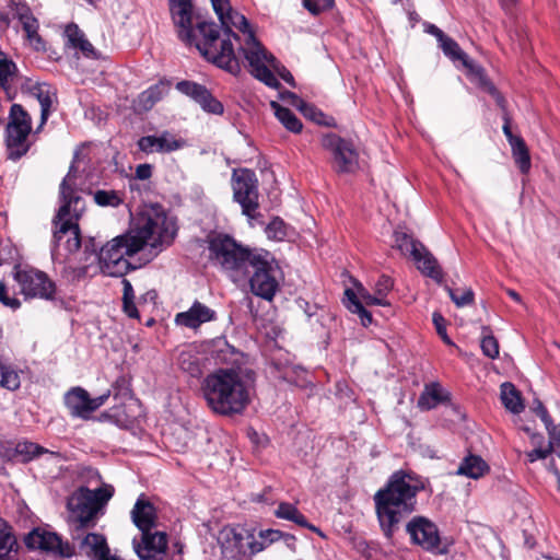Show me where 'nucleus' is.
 Segmentation results:
<instances>
[{"mask_svg":"<svg viewBox=\"0 0 560 560\" xmlns=\"http://www.w3.org/2000/svg\"><path fill=\"white\" fill-rule=\"evenodd\" d=\"M177 225L164 211L151 208L133 219L130 230L103 245L97 258L102 272L109 277H124L136 269L133 256L145 246L153 256L168 247L175 240Z\"/></svg>","mask_w":560,"mask_h":560,"instance_id":"nucleus-1","label":"nucleus"},{"mask_svg":"<svg viewBox=\"0 0 560 560\" xmlns=\"http://www.w3.org/2000/svg\"><path fill=\"white\" fill-rule=\"evenodd\" d=\"M170 11L178 37L188 46H195L210 62L236 75L241 65L235 54L232 38L240 42V37L230 31L220 34L213 22H197L192 27V0H168Z\"/></svg>","mask_w":560,"mask_h":560,"instance_id":"nucleus-2","label":"nucleus"},{"mask_svg":"<svg viewBox=\"0 0 560 560\" xmlns=\"http://www.w3.org/2000/svg\"><path fill=\"white\" fill-rule=\"evenodd\" d=\"M255 384L256 373L249 368H221L205 377L201 392L212 412L233 417L249 406Z\"/></svg>","mask_w":560,"mask_h":560,"instance_id":"nucleus-3","label":"nucleus"},{"mask_svg":"<svg viewBox=\"0 0 560 560\" xmlns=\"http://www.w3.org/2000/svg\"><path fill=\"white\" fill-rule=\"evenodd\" d=\"M422 489V481L415 475L399 470L374 494L380 526L387 538H392L399 523L416 510V497Z\"/></svg>","mask_w":560,"mask_h":560,"instance_id":"nucleus-4","label":"nucleus"},{"mask_svg":"<svg viewBox=\"0 0 560 560\" xmlns=\"http://www.w3.org/2000/svg\"><path fill=\"white\" fill-rule=\"evenodd\" d=\"M73 167L62 179L59 187L60 207L54 219V245L51 256L59 260L77 252L81 246L80 229L77 223L84 211V200L72 188Z\"/></svg>","mask_w":560,"mask_h":560,"instance_id":"nucleus-5","label":"nucleus"},{"mask_svg":"<svg viewBox=\"0 0 560 560\" xmlns=\"http://www.w3.org/2000/svg\"><path fill=\"white\" fill-rule=\"evenodd\" d=\"M211 3L224 31L232 32L231 27H235L243 33L244 44L240 45L238 50L248 62L252 74L266 85L278 89L280 86L278 79L264 63L268 58L267 51L256 39L247 19L233 11L228 0H211Z\"/></svg>","mask_w":560,"mask_h":560,"instance_id":"nucleus-6","label":"nucleus"},{"mask_svg":"<svg viewBox=\"0 0 560 560\" xmlns=\"http://www.w3.org/2000/svg\"><path fill=\"white\" fill-rule=\"evenodd\" d=\"M211 264L223 271L233 282L245 281L249 275L252 257L258 249H249L226 234H215L208 241Z\"/></svg>","mask_w":560,"mask_h":560,"instance_id":"nucleus-7","label":"nucleus"},{"mask_svg":"<svg viewBox=\"0 0 560 560\" xmlns=\"http://www.w3.org/2000/svg\"><path fill=\"white\" fill-rule=\"evenodd\" d=\"M246 280L253 294L266 301L273 299L280 287L279 267L269 252L259 249L252 257Z\"/></svg>","mask_w":560,"mask_h":560,"instance_id":"nucleus-8","label":"nucleus"},{"mask_svg":"<svg viewBox=\"0 0 560 560\" xmlns=\"http://www.w3.org/2000/svg\"><path fill=\"white\" fill-rule=\"evenodd\" d=\"M32 130L31 117L19 104H13L10 109V120L7 126L8 159L16 161L27 151V137Z\"/></svg>","mask_w":560,"mask_h":560,"instance_id":"nucleus-9","label":"nucleus"},{"mask_svg":"<svg viewBox=\"0 0 560 560\" xmlns=\"http://www.w3.org/2000/svg\"><path fill=\"white\" fill-rule=\"evenodd\" d=\"M322 147L330 153L331 167L338 174H353L359 167V152L354 144L336 133L324 135Z\"/></svg>","mask_w":560,"mask_h":560,"instance_id":"nucleus-10","label":"nucleus"},{"mask_svg":"<svg viewBox=\"0 0 560 560\" xmlns=\"http://www.w3.org/2000/svg\"><path fill=\"white\" fill-rule=\"evenodd\" d=\"M232 188L235 201L248 219H254L259 207L258 179L255 172L248 168L233 171Z\"/></svg>","mask_w":560,"mask_h":560,"instance_id":"nucleus-11","label":"nucleus"},{"mask_svg":"<svg viewBox=\"0 0 560 560\" xmlns=\"http://www.w3.org/2000/svg\"><path fill=\"white\" fill-rule=\"evenodd\" d=\"M406 530L410 536L411 542L420 546L423 550L444 555L447 552L445 547L441 546V536L438 526L424 516L412 517Z\"/></svg>","mask_w":560,"mask_h":560,"instance_id":"nucleus-12","label":"nucleus"},{"mask_svg":"<svg viewBox=\"0 0 560 560\" xmlns=\"http://www.w3.org/2000/svg\"><path fill=\"white\" fill-rule=\"evenodd\" d=\"M67 506L71 533L94 527L100 509L91 502L90 495L85 497L79 489L68 499Z\"/></svg>","mask_w":560,"mask_h":560,"instance_id":"nucleus-13","label":"nucleus"},{"mask_svg":"<svg viewBox=\"0 0 560 560\" xmlns=\"http://www.w3.org/2000/svg\"><path fill=\"white\" fill-rule=\"evenodd\" d=\"M15 279L26 298L52 300L55 296L56 285L54 281L40 270L25 269L16 271Z\"/></svg>","mask_w":560,"mask_h":560,"instance_id":"nucleus-14","label":"nucleus"},{"mask_svg":"<svg viewBox=\"0 0 560 560\" xmlns=\"http://www.w3.org/2000/svg\"><path fill=\"white\" fill-rule=\"evenodd\" d=\"M71 537L77 544L79 552L90 560H122L110 552L107 539L103 534L83 529L72 532Z\"/></svg>","mask_w":560,"mask_h":560,"instance_id":"nucleus-15","label":"nucleus"},{"mask_svg":"<svg viewBox=\"0 0 560 560\" xmlns=\"http://www.w3.org/2000/svg\"><path fill=\"white\" fill-rule=\"evenodd\" d=\"M137 555L143 560H160L167 548V536L164 532L153 529L140 534V540L133 539Z\"/></svg>","mask_w":560,"mask_h":560,"instance_id":"nucleus-16","label":"nucleus"},{"mask_svg":"<svg viewBox=\"0 0 560 560\" xmlns=\"http://www.w3.org/2000/svg\"><path fill=\"white\" fill-rule=\"evenodd\" d=\"M185 144V140L176 138L167 130L159 135L143 136L137 141L139 150L145 154L171 153L182 149Z\"/></svg>","mask_w":560,"mask_h":560,"instance_id":"nucleus-17","label":"nucleus"},{"mask_svg":"<svg viewBox=\"0 0 560 560\" xmlns=\"http://www.w3.org/2000/svg\"><path fill=\"white\" fill-rule=\"evenodd\" d=\"M176 89L197 102L205 112L215 115L223 113V105L212 96L206 86L191 81H180L176 84Z\"/></svg>","mask_w":560,"mask_h":560,"instance_id":"nucleus-18","label":"nucleus"},{"mask_svg":"<svg viewBox=\"0 0 560 560\" xmlns=\"http://www.w3.org/2000/svg\"><path fill=\"white\" fill-rule=\"evenodd\" d=\"M24 541L28 549L51 551L65 557L72 555L70 550L63 549L60 537L51 532L35 528L25 537Z\"/></svg>","mask_w":560,"mask_h":560,"instance_id":"nucleus-19","label":"nucleus"},{"mask_svg":"<svg viewBox=\"0 0 560 560\" xmlns=\"http://www.w3.org/2000/svg\"><path fill=\"white\" fill-rule=\"evenodd\" d=\"M217 319L214 310L208 307L199 301H195L188 311L178 313L175 316V323L191 329L199 328L202 324Z\"/></svg>","mask_w":560,"mask_h":560,"instance_id":"nucleus-20","label":"nucleus"},{"mask_svg":"<svg viewBox=\"0 0 560 560\" xmlns=\"http://www.w3.org/2000/svg\"><path fill=\"white\" fill-rule=\"evenodd\" d=\"M65 405L73 418L90 419V394L84 388L72 387L65 394Z\"/></svg>","mask_w":560,"mask_h":560,"instance_id":"nucleus-21","label":"nucleus"},{"mask_svg":"<svg viewBox=\"0 0 560 560\" xmlns=\"http://www.w3.org/2000/svg\"><path fill=\"white\" fill-rule=\"evenodd\" d=\"M131 518L141 533L156 527V512L153 504L140 497L131 510Z\"/></svg>","mask_w":560,"mask_h":560,"instance_id":"nucleus-22","label":"nucleus"},{"mask_svg":"<svg viewBox=\"0 0 560 560\" xmlns=\"http://www.w3.org/2000/svg\"><path fill=\"white\" fill-rule=\"evenodd\" d=\"M19 21L25 32L28 44L35 50H45V42L38 34V21L30 12L27 8L18 9Z\"/></svg>","mask_w":560,"mask_h":560,"instance_id":"nucleus-23","label":"nucleus"},{"mask_svg":"<svg viewBox=\"0 0 560 560\" xmlns=\"http://www.w3.org/2000/svg\"><path fill=\"white\" fill-rule=\"evenodd\" d=\"M412 260L424 276L430 277L440 284L443 282L442 268L435 257L424 246L419 250V255L413 256Z\"/></svg>","mask_w":560,"mask_h":560,"instance_id":"nucleus-24","label":"nucleus"},{"mask_svg":"<svg viewBox=\"0 0 560 560\" xmlns=\"http://www.w3.org/2000/svg\"><path fill=\"white\" fill-rule=\"evenodd\" d=\"M275 515L278 518L291 521L301 527L308 528L312 532H315L319 536L324 537V534L322 533V530L319 528H317L316 526L310 524L307 522L306 517L292 503L281 502L278 505L277 510L275 511Z\"/></svg>","mask_w":560,"mask_h":560,"instance_id":"nucleus-25","label":"nucleus"},{"mask_svg":"<svg viewBox=\"0 0 560 560\" xmlns=\"http://www.w3.org/2000/svg\"><path fill=\"white\" fill-rule=\"evenodd\" d=\"M177 362L180 370L192 377H198L202 373V357L195 347H188L182 350Z\"/></svg>","mask_w":560,"mask_h":560,"instance_id":"nucleus-26","label":"nucleus"},{"mask_svg":"<svg viewBox=\"0 0 560 560\" xmlns=\"http://www.w3.org/2000/svg\"><path fill=\"white\" fill-rule=\"evenodd\" d=\"M65 37L72 48L79 49L86 57H94L93 45L85 38L84 33L74 23L68 24L65 28Z\"/></svg>","mask_w":560,"mask_h":560,"instance_id":"nucleus-27","label":"nucleus"},{"mask_svg":"<svg viewBox=\"0 0 560 560\" xmlns=\"http://www.w3.org/2000/svg\"><path fill=\"white\" fill-rule=\"evenodd\" d=\"M489 469L488 464L478 455H468L460 462L456 475L471 479L482 477Z\"/></svg>","mask_w":560,"mask_h":560,"instance_id":"nucleus-28","label":"nucleus"},{"mask_svg":"<svg viewBox=\"0 0 560 560\" xmlns=\"http://www.w3.org/2000/svg\"><path fill=\"white\" fill-rule=\"evenodd\" d=\"M500 398L506 410L514 415L521 413L525 408L520 390L510 382L500 386Z\"/></svg>","mask_w":560,"mask_h":560,"instance_id":"nucleus-29","label":"nucleus"},{"mask_svg":"<svg viewBox=\"0 0 560 560\" xmlns=\"http://www.w3.org/2000/svg\"><path fill=\"white\" fill-rule=\"evenodd\" d=\"M248 536H254L245 528H231L224 532L226 548L235 550L238 555H249Z\"/></svg>","mask_w":560,"mask_h":560,"instance_id":"nucleus-30","label":"nucleus"},{"mask_svg":"<svg viewBox=\"0 0 560 560\" xmlns=\"http://www.w3.org/2000/svg\"><path fill=\"white\" fill-rule=\"evenodd\" d=\"M283 537V533L278 529H262L258 533V537L248 536V545H249V556L256 555L264 549H266L269 545L281 540Z\"/></svg>","mask_w":560,"mask_h":560,"instance_id":"nucleus-31","label":"nucleus"},{"mask_svg":"<svg viewBox=\"0 0 560 560\" xmlns=\"http://www.w3.org/2000/svg\"><path fill=\"white\" fill-rule=\"evenodd\" d=\"M34 94L39 102L40 105V128L48 119L51 106L56 98L55 90L48 84H40L34 89Z\"/></svg>","mask_w":560,"mask_h":560,"instance_id":"nucleus-32","label":"nucleus"},{"mask_svg":"<svg viewBox=\"0 0 560 560\" xmlns=\"http://www.w3.org/2000/svg\"><path fill=\"white\" fill-rule=\"evenodd\" d=\"M270 107L278 120L291 132L299 133L302 130V122L289 108L281 106L278 102L271 101Z\"/></svg>","mask_w":560,"mask_h":560,"instance_id":"nucleus-33","label":"nucleus"},{"mask_svg":"<svg viewBox=\"0 0 560 560\" xmlns=\"http://www.w3.org/2000/svg\"><path fill=\"white\" fill-rule=\"evenodd\" d=\"M395 246L405 256L413 258L415 255H419V250L423 244L415 240L406 232L396 231L394 233Z\"/></svg>","mask_w":560,"mask_h":560,"instance_id":"nucleus-34","label":"nucleus"},{"mask_svg":"<svg viewBox=\"0 0 560 560\" xmlns=\"http://www.w3.org/2000/svg\"><path fill=\"white\" fill-rule=\"evenodd\" d=\"M513 159L523 174L528 173L530 170V155L528 148L525 141L521 138L518 140H514L511 144Z\"/></svg>","mask_w":560,"mask_h":560,"instance_id":"nucleus-35","label":"nucleus"},{"mask_svg":"<svg viewBox=\"0 0 560 560\" xmlns=\"http://www.w3.org/2000/svg\"><path fill=\"white\" fill-rule=\"evenodd\" d=\"M48 453L51 455L54 454L52 452H49L47 448L31 441H21L15 445V454L21 456V460L23 463L31 462L34 458Z\"/></svg>","mask_w":560,"mask_h":560,"instance_id":"nucleus-36","label":"nucleus"},{"mask_svg":"<svg viewBox=\"0 0 560 560\" xmlns=\"http://www.w3.org/2000/svg\"><path fill=\"white\" fill-rule=\"evenodd\" d=\"M443 400L442 388L439 384H431L418 399V406L422 410H430Z\"/></svg>","mask_w":560,"mask_h":560,"instance_id":"nucleus-37","label":"nucleus"},{"mask_svg":"<svg viewBox=\"0 0 560 560\" xmlns=\"http://www.w3.org/2000/svg\"><path fill=\"white\" fill-rule=\"evenodd\" d=\"M164 88L161 85H153L143 91L137 101L139 110H150L163 97Z\"/></svg>","mask_w":560,"mask_h":560,"instance_id":"nucleus-38","label":"nucleus"},{"mask_svg":"<svg viewBox=\"0 0 560 560\" xmlns=\"http://www.w3.org/2000/svg\"><path fill=\"white\" fill-rule=\"evenodd\" d=\"M18 549L15 536L5 529H0V560H13Z\"/></svg>","mask_w":560,"mask_h":560,"instance_id":"nucleus-39","label":"nucleus"},{"mask_svg":"<svg viewBox=\"0 0 560 560\" xmlns=\"http://www.w3.org/2000/svg\"><path fill=\"white\" fill-rule=\"evenodd\" d=\"M16 77V66L0 51V86L9 94L11 83Z\"/></svg>","mask_w":560,"mask_h":560,"instance_id":"nucleus-40","label":"nucleus"},{"mask_svg":"<svg viewBox=\"0 0 560 560\" xmlns=\"http://www.w3.org/2000/svg\"><path fill=\"white\" fill-rule=\"evenodd\" d=\"M211 353L219 363H230L236 351L225 338L221 337L213 340Z\"/></svg>","mask_w":560,"mask_h":560,"instance_id":"nucleus-41","label":"nucleus"},{"mask_svg":"<svg viewBox=\"0 0 560 560\" xmlns=\"http://www.w3.org/2000/svg\"><path fill=\"white\" fill-rule=\"evenodd\" d=\"M93 199L97 206L117 208L124 202L125 195L117 190L100 189L93 194Z\"/></svg>","mask_w":560,"mask_h":560,"instance_id":"nucleus-42","label":"nucleus"},{"mask_svg":"<svg viewBox=\"0 0 560 560\" xmlns=\"http://www.w3.org/2000/svg\"><path fill=\"white\" fill-rule=\"evenodd\" d=\"M21 385L19 372L10 364L0 361V387L16 390Z\"/></svg>","mask_w":560,"mask_h":560,"instance_id":"nucleus-43","label":"nucleus"},{"mask_svg":"<svg viewBox=\"0 0 560 560\" xmlns=\"http://www.w3.org/2000/svg\"><path fill=\"white\" fill-rule=\"evenodd\" d=\"M439 44L447 57L452 60H459L464 66L469 67L467 55L460 49L459 45L454 39L445 35Z\"/></svg>","mask_w":560,"mask_h":560,"instance_id":"nucleus-44","label":"nucleus"},{"mask_svg":"<svg viewBox=\"0 0 560 560\" xmlns=\"http://www.w3.org/2000/svg\"><path fill=\"white\" fill-rule=\"evenodd\" d=\"M345 294L348 300L347 307L352 313H355L360 316L361 322L364 326H368L369 324H371L372 315L364 308L362 302L358 299L357 294L350 289H347Z\"/></svg>","mask_w":560,"mask_h":560,"instance_id":"nucleus-45","label":"nucleus"},{"mask_svg":"<svg viewBox=\"0 0 560 560\" xmlns=\"http://www.w3.org/2000/svg\"><path fill=\"white\" fill-rule=\"evenodd\" d=\"M122 308L130 318H138L139 313L135 304V291L129 280L122 279Z\"/></svg>","mask_w":560,"mask_h":560,"instance_id":"nucleus-46","label":"nucleus"},{"mask_svg":"<svg viewBox=\"0 0 560 560\" xmlns=\"http://www.w3.org/2000/svg\"><path fill=\"white\" fill-rule=\"evenodd\" d=\"M80 490L83 492L85 497H89L91 502L96 503L97 508L101 510L104 504L113 497L114 488L112 486H103L95 490H90L86 487H81Z\"/></svg>","mask_w":560,"mask_h":560,"instance_id":"nucleus-47","label":"nucleus"},{"mask_svg":"<svg viewBox=\"0 0 560 560\" xmlns=\"http://www.w3.org/2000/svg\"><path fill=\"white\" fill-rule=\"evenodd\" d=\"M445 290L448 293L450 299L457 307H463L469 305L474 302V291L470 288H465L463 290H454L448 285H445Z\"/></svg>","mask_w":560,"mask_h":560,"instance_id":"nucleus-48","label":"nucleus"},{"mask_svg":"<svg viewBox=\"0 0 560 560\" xmlns=\"http://www.w3.org/2000/svg\"><path fill=\"white\" fill-rule=\"evenodd\" d=\"M287 229L288 226L283 222V220H281L280 218H275L267 225L266 233L268 238L283 241L288 235Z\"/></svg>","mask_w":560,"mask_h":560,"instance_id":"nucleus-49","label":"nucleus"},{"mask_svg":"<svg viewBox=\"0 0 560 560\" xmlns=\"http://www.w3.org/2000/svg\"><path fill=\"white\" fill-rule=\"evenodd\" d=\"M267 60H265V66L272 73V70L277 71L278 74L289 84H294L293 75L288 71L284 67L280 66V63L276 60V58L267 52Z\"/></svg>","mask_w":560,"mask_h":560,"instance_id":"nucleus-50","label":"nucleus"},{"mask_svg":"<svg viewBox=\"0 0 560 560\" xmlns=\"http://www.w3.org/2000/svg\"><path fill=\"white\" fill-rule=\"evenodd\" d=\"M482 353L490 358L495 359L499 355V343L492 335H485L481 339Z\"/></svg>","mask_w":560,"mask_h":560,"instance_id":"nucleus-51","label":"nucleus"},{"mask_svg":"<svg viewBox=\"0 0 560 560\" xmlns=\"http://www.w3.org/2000/svg\"><path fill=\"white\" fill-rule=\"evenodd\" d=\"M304 8L316 15L334 5V0H303Z\"/></svg>","mask_w":560,"mask_h":560,"instance_id":"nucleus-52","label":"nucleus"},{"mask_svg":"<svg viewBox=\"0 0 560 560\" xmlns=\"http://www.w3.org/2000/svg\"><path fill=\"white\" fill-rule=\"evenodd\" d=\"M394 281L388 276L378 277L374 285V292L383 299H387L388 293L393 290Z\"/></svg>","mask_w":560,"mask_h":560,"instance_id":"nucleus-53","label":"nucleus"},{"mask_svg":"<svg viewBox=\"0 0 560 560\" xmlns=\"http://www.w3.org/2000/svg\"><path fill=\"white\" fill-rule=\"evenodd\" d=\"M280 97L283 102L300 108L305 115L308 112H313V108L307 106L296 94L285 91L280 93Z\"/></svg>","mask_w":560,"mask_h":560,"instance_id":"nucleus-54","label":"nucleus"},{"mask_svg":"<svg viewBox=\"0 0 560 560\" xmlns=\"http://www.w3.org/2000/svg\"><path fill=\"white\" fill-rule=\"evenodd\" d=\"M88 265L80 267H73L71 265H68L63 268V276L70 281L80 280L81 278H84L88 275Z\"/></svg>","mask_w":560,"mask_h":560,"instance_id":"nucleus-55","label":"nucleus"},{"mask_svg":"<svg viewBox=\"0 0 560 560\" xmlns=\"http://www.w3.org/2000/svg\"><path fill=\"white\" fill-rule=\"evenodd\" d=\"M432 320L435 326L438 335L443 339L445 343L452 345V341L446 332V320L444 319V317L440 313L435 312L433 313Z\"/></svg>","mask_w":560,"mask_h":560,"instance_id":"nucleus-56","label":"nucleus"},{"mask_svg":"<svg viewBox=\"0 0 560 560\" xmlns=\"http://www.w3.org/2000/svg\"><path fill=\"white\" fill-rule=\"evenodd\" d=\"M481 82L486 89V91L491 94L497 104L500 106V108L504 112V114H506L505 112V100L504 97L501 95V93L497 90V88L491 83L489 82L487 79L482 78L481 79Z\"/></svg>","mask_w":560,"mask_h":560,"instance_id":"nucleus-57","label":"nucleus"},{"mask_svg":"<svg viewBox=\"0 0 560 560\" xmlns=\"http://www.w3.org/2000/svg\"><path fill=\"white\" fill-rule=\"evenodd\" d=\"M532 409L541 419L545 427L551 425L552 419L549 416L546 407L544 406V404L540 400L535 399Z\"/></svg>","mask_w":560,"mask_h":560,"instance_id":"nucleus-58","label":"nucleus"},{"mask_svg":"<svg viewBox=\"0 0 560 560\" xmlns=\"http://www.w3.org/2000/svg\"><path fill=\"white\" fill-rule=\"evenodd\" d=\"M550 453L551 450L549 446L546 448L538 447L527 452L526 457L529 463H534L538 459H545Z\"/></svg>","mask_w":560,"mask_h":560,"instance_id":"nucleus-59","label":"nucleus"},{"mask_svg":"<svg viewBox=\"0 0 560 560\" xmlns=\"http://www.w3.org/2000/svg\"><path fill=\"white\" fill-rule=\"evenodd\" d=\"M0 301L5 306H10L12 308H16L20 306V302L16 299H11L8 296V289L2 281H0Z\"/></svg>","mask_w":560,"mask_h":560,"instance_id":"nucleus-60","label":"nucleus"},{"mask_svg":"<svg viewBox=\"0 0 560 560\" xmlns=\"http://www.w3.org/2000/svg\"><path fill=\"white\" fill-rule=\"evenodd\" d=\"M110 396V390H107L106 393L95 397V398H92L90 396V408H91V415L97 410L101 406H103L106 400L108 399V397Z\"/></svg>","mask_w":560,"mask_h":560,"instance_id":"nucleus-61","label":"nucleus"},{"mask_svg":"<svg viewBox=\"0 0 560 560\" xmlns=\"http://www.w3.org/2000/svg\"><path fill=\"white\" fill-rule=\"evenodd\" d=\"M110 396V390H107L106 393L95 397V398H92L90 396V408H91V415L97 410L101 406H103L106 400L108 399V397Z\"/></svg>","mask_w":560,"mask_h":560,"instance_id":"nucleus-62","label":"nucleus"},{"mask_svg":"<svg viewBox=\"0 0 560 560\" xmlns=\"http://www.w3.org/2000/svg\"><path fill=\"white\" fill-rule=\"evenodd\" d=\"M152 175V166L150 164H139L136 167V178L145 180Z\"/></svg>","mask_w":560,"mask_h":560,"instance_id":"nucleus-63","label":"nucleus"},{"mask_svg":"<svg viewBox=\"0 0 560 560\" xmlns=\"http://www.w3.org/2000/svg\"><path fill=\"white\" fill-rule=\"evenodd\" d=\"M366 305H380V306H389L390 303L387 299L381 298L378 294L370 293L366 300L364 301Z\"/></svg>","mask_w":560,"mask_h":560,"instance_id":"nucleus-64","label":"nucleus"}]
</instances>
